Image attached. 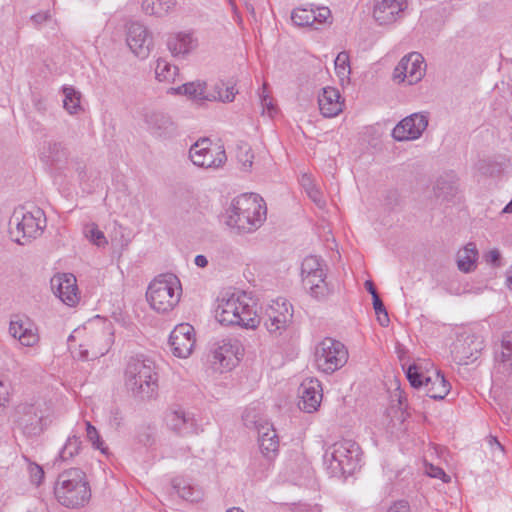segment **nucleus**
Returning <instances> with one entry per match:
<instances>
[{
  "label": "nucleus",
  "instance_id": "nucleus-24",
  "mask_svg": "<svg viewBox=\"0 0 512 512\" xmlns=\"http://www.w3.org/2000/svg\"><path fill=\"white\" fill-rule=\"evenodd\" d=\"M74 430H79L78 435L81 437V433L85 432L86 439L91 443L95 450L101 452V454L107 456L109 454V448L102 439L98 429L92 425L88 420L78 421L73 427Z\"/></svg>",
  "mask_w": 512,
  "mask_h": 512
},
{
  "label": "nucleus",
  "instance_id": "nucleus-51",
  "mask_svg": "<svg viewBox=\"0 0 512 512\" xmlns=\"http://www.w3.org/2000/svg\"><path fill=\"white\" fill-rule=\"evenodd\" d=\"M477 339H478V337L474 333H471L468 331L463 332L458 337L459 342L463 341L464 344H467V346H463V349H469L470 352H475V353L481 352L483 350V348L480 346V344H481L480 342L478 343L477 346H475L473 348L471 347V344H474Z\"/></svg>",
  "mask_w": 512,
  "mask_h": 512
},
{
  "label": "nucleus",
  "instance_id": "nucleus-19",
  "mask_svg": "<svg viewBox=\"0 0 512 512\" xmlns=\"http://www.w3.org/2000/svg\"><path fill=\"white\" fill-rule=\"evenodd\" d=\"M299 408L305 412L312 413L318 409L322 400V387L320 382L314 378L303 380L299 387Z\"/></svg>",
  "mask_w": 512,
  "mask_h": 512
},
{
  "label": "nucleus",
  "instance_id": "nucleus-15",
  "mask_svg": "<svg viewBox=\"0 0 512 512\" xmlns=\"http://www.w3.org/2000/svg\"><path fill=\"white\" fill-rule=\"evenodd\" d=\"M428 126V116L413 113L402 119L392 130V137L399 142L420 138Z\"/></svg>",
  "mask_w": 512,
  "mask_h": 512
},
{
  "label": "nucleus",
  "instance_id": "nucleus-23",
  "mask_svg": "<svg viewBox=\"0 0 512 512\" xmlns=\"http://www.w3.org/2000/svg\"><path fill=\"white\" fill-rule=\"evenodd\" d=\"M341 95L334 87H325L318 97V104L321 114L331 118L337 116L343 110L344 103L340 100Z\"/></svg>",
  "mask_w": 512,
  "mask_h": 512
},
{
  "label": "nucleus",
  "instance_id": "nucleus-30",
  "mask_svg": "<svg viewBox=\"0 0 512 512\" xmlns=\"http://www.w3.org/2000/svg\"><path fill=\"white\" fill-rule=\"evenodd\" d=\"M67 158V152L62 143L46 141L40 150V159L46 164H56Z\"/></svg>",
  "mask_w": 512,
  "mask_h": 512
},
{
  "label": "nucleus",
  "instance_id": "nucleus-17",
  "mask_svg": "<svg viewBox=\"0 0 512 512\" xmlns=\"http://www.w3.org/2000/svg\"><path fill=\"white\" fill-rule=\"evenodd\" d=\"M401 354L400 362L406 378L413 388H423L427 382H431L432 372L436 369L434 363L427 359H417L407 363Z\"/></svg>",
  "mask_w": 512,
  "mask_h": 512
},
{
  "label": "nucleus",
  "instance_id": "nucleus-59",
  "mask_svg": "<svg viewBox=\"0 0 512 512\" xmlns=\"http://www.w3.org/2000/svg\"><path fill=\"white\" fill-rule=\"evenodd\" d=\"M373 300V308L377 315H381V313L386 312V308L384 306L383 301L380 296H374Z\"/></svg>",
  "mask_w": 512,
  "mask_h": 512
},
{
  "label": "nucleus",
  "instance_id": "nucleus-60",
  "mask_svg": "<svg viewBox=\"0 0 512 512\" xmlns=\"http://www.w3.org/2000/svg\"><path fill=\"white\" fill-rule=\"evenodd\" d=\"M502 348L512 352V333H506L503 335Z\"/></svg>",
  "mask_w": 512,
  "mask_h": 512
},
{
  "label": "nucleus",
  "instance_id": "nucleus-28",
  "mask_svg": "<svg viewBox=\"0 0 512 512\" xmlns=\"http://www.w3.org/2000/svg\"><path fill=\"white\" fill-rule=\"evenodd\" d=\"M315 365L318 370L331 374L344 366L348 361L349 354H314Z\"/></svg>",
  "mask_w": 512,
  "mask_h": 512
},
{
  "label": "nucleus",
  "instance_id": "nucleus-54",
  "mask_svg": "<svg viewBox=\"0 0 512 512\" xmlns=\"http://www.w3.org/2000/svg\"><path fill=\"white\" fill-rule=\"evenodd\" d=\"M27 328L28 327H25L21 320H12L9 326V333L13 336V338L19 339V336H22V333H24Z\"/></svg>",
  "mask_w": 512,
  "mask_h": 512
},
{
  "label": "nucleus",
  "instance_id": "nucleus-29",
  "mask_svg": "<svg viewBox=\"0 0 512 512\" xmlns=\"http://www.w3.org/2000/svg\"><path fill=\"white\" fill-rule=\"evenodd\" d=\"M167 46L172 55L184 56L196 47V42L191 34L178 33L168 39Z\"/></svg>",
  "mask_w": 512,
  "mask_h": 512
},
{
  "label": "nucleus",
  "instance_id": "nucleus-3",
  "mask_svg": "<svg viewBox=\"0 0 512 512\" xmlns=\"http://www.w3.org/2000/svg\"><path fill=\"white\" fill-rule=\"evenodd\" d=\"M152 361L136 354L128 361L125 370V385L134 396L149 399L157 390V377Z\"/></svg>",
  "mask_w": 512,
  "mask_h": 512
},
{
  "label": "nucleus",
  "instance_id": "nucleus-26",
  "mask_svg": "<svg viewBox=\"0 0 512 512\" xmlns=\"http://www.w3.org/2000/svg\"><path fill=\"white\" fill-rule=\"evenodd\" d=\"M174 93L183 94L187 96L188 99L203 102V101H213V96L211 93L206 91V83L205 82H188L177 88L171 89Z\"/></svg>",
  "mask_w": 512,
  "mask_h": 512
},
{
  "label": "nucleus",
  "instance_id": "nucleus-14",
  "mask_svg": "<svg viewBox=\"0 0 512 512\" xmlns=\"http://www.w3.org/2000/svg\"><path fill=\"white\" fill-rule=\"evenodd\" d=\"M425 67L423 56L413 52L400 60L394 69L393 77L399 82L406 80L409 85H413L423 78Z\"/></svg>",
  "mask_w": 512,
  "mask_h": 512
},
{
  "label": "nucleus",
  "instance_id": "nucleus-27",
  "mask_svg": "<svg viewBox=\"0 0 512 512\" xmlns=\"http://www.w3.org/2000/svg\"><path fill=\"white\" fill-rule=\"evenodd\" d=\"M172 488L179 497L190 502H198L203 496L202 490L184 477H175L172 480Z\"/></svg>",
  "mask_w": 512,
  "mask_h": 512
},
{
  "label": "nucleus",
  "instance_id": "nucleus-16",
  "mask_svg": "<svg viewBox=\"0 0 512 512\" xmlns=\"http://www.w3.org/2000/svg\"><path fill=\"white\" fill-rule=\"evenodd\" d=\"M126 42L130 50L140 59H146L152 49L153 39L148 29L139 22L129 24Z\"/></svg>",
  "mask_w": 512,
  "mask_h": 512
},
{
  "label": "nucleus",
  "instance_id": "nucleus-61",
  "mask_svg": "<svg viewBox=\"0 0 512 512\" xmlns=\"http://www.w3.org/2000/svg\"><path fill=\"white\" fill-rule=\"evenodd\" d=\"M139 442L145 446H151L154 443V438L150 433H144L139 435Z\"/></svg>",
  "mask_w": 512,
  "mask_h": 512
},
{
  "label": "nucleus",
  "instance_id": "nucleus-32",
  "mask_svg": "<svg viewBox=\"0 0 512 512\" xmlns=\"http://www.w3.org/2000/svg\"><path fill=\"white\" fill-rule=\"evenodd\" d=\"M79 430H71L70 435L66 439L64 445L59 451L57 460L62 462H66L72 460L75 456H77L82 449V440L78 435Z\"/></svg>",
  "mask_w": 512,
  "mask_h": 512
},
{
  "label": "nucleus",
  "instance_id": "nucleus-22",
  "mask_svg": "<svg viewBox=\"0 0 512 512\" xmlns=\"http://www.w3.org/2000/svg\"><path fill=\"white\" fill-rule=\"evenodd\" d=\"M406 8V0H375L373 16L375 20L386 25L394 22Z\"/></svg>",
  "mask_w": 512,
  "mask_h": 512
},
{
  "label": "nucleus",
  "instance_id": "nucleus-13",
  "mask_svg": "<svg viewBox=\"0 0 512 512\" xmlns=\"http://www.w3.org/2000/svg\"><path fill=\"white\" fill-rule=\"evenodd\" d=\"M292 318V305L285 298H277L265 310L264 325L270 334L281 335Z\"/></svg>",
  "mask_w": 512,
  "mask_h": 512
},
{
  "label": "nucleus",
  "instance_id": "nucleus-44",
  "mask_svg": "<svg viewBox=\"0 0 512 512\" xmlns=\"http://www.w3.org/2000/svg\"><path fill=\"white\" fill-rule=\"evenodd\" d=\"M237 93L234 85L224 87V84L221 83L215 86V91L211 93V96H213V101L232 102Z\"/></svg>",
  "mask_w": 512,
  "mask_h": 512
},
{
  "label": "nucleus",
  "instance_id": "nucleus-41",
  "mask_svg": "<svg viewBox=\"0 0 512 512\" xmlns=\"http://www.w3.org/2000/svg\"><path fill=\"white\" fill-rule=\"evenodd\" d=\"M314 352H348V348L339 340L325 337L317 343Z\"/></svg>",
  "mask_w": 512,
  "mask_h": 512
},
{
  "label": "nucleus",
  "instance_id": "nucleus-55",
  "mask_svg": "<svg viewBox=\"0 0 512 512\" xmlns=\"http://www.w3.org/2000/svg\"><path fill=\"white\" fill-rule=\"evenodd\" d=\"M387 512H411V509L407 501L399 500L391 505Z\"/></svg>",
  "mask_w": 512,
  "mask_h": 512
},
{
  "label": "nucleus",
  "instance_id": "nucleus-20",
  "mask_svg": "<svg viewBox=\"0 0 512 512\" xmlns=\"http://www.w3.org/2000/svg\"><path fill=\"white\" fill-rule=\"evenodd\" d=\"M144 121L151 134L157 137H171L176 132V126L171 117L161 111H148L144 115Z\"/></svg>",
  "mask_w": 512,
  "mask_h": 512
},
{
  "label": "nucleus",
  "instance_id": "nucleus-37",
  "mask_svg": "<svg viewBox=\"0 0 512 512\" xmlns=\"http://www.w3.org/2000/svg\"><path fill=\"white\" fill-rule=\"evenodd\" d=\"M291 19H292L293 23L297 26L313 27V25L315 24V15L313 12V7L294 9L291 14Z\"/></svg>",
  "mask_w": 512,
  "mask_h": 512
},
{
  "label": "nucleus",
  "instance_id": "nucleus-48",
  "mask_svg": "<svg viewBox=\"0 0 512 512\" xmlns=\"http://www.w3.org/2000/svg\"><path fill=\"white\" fill-rule=\"evenodd\" d=\"M218 348L212 350V352H239L243 350L241 342L237 338H224L218 343Z\"/></svg>",
  "mask_w": 512,
  "mask_h": 512
},
{
  "label": "nucleus",
  "instance_id": "nucleus-4",
  "mask_svg": "<svg viewBox=\"0 0 512 512\" xmlns=\"http://www.w3.org/2000/svg\"><path fill=\"white\" fill-rule=\"evenodd\" d=\"M324 462L332 476L351 475L360 467L361 449L353 440L337 441L326 450Z\"/></svg>",
  "mask_w": 512,
  "mask_h": 512
},
{
  "label": "nucleus",
  "instance_id": "nucleus-10",
  "mask_svg": "<svg viewBox=\"0 0 512 512\" xmlns=\"http://www.w3.org/2000/svg\"><path fill=\"white\" fill-rule=\"evenodd\" d=\"M189 158L197 167L214 170L227 161L225 150L221 146L212 147L208 138L200 139L190 147Z\"/></svg>",
  "mask_w": 512,
  "mask_h": 512
},
{
  "label": "nucleus",
  "instance_id": "nucleus-43",
  "mask_svg": "<svg viewBox=\"0 0 512 512\" xmlns=\"http://www.w3.org/2000/svg\"><path fill=\"white\" fill-rule=\"evenodd\" d=\"M22 459L26 463V469L29 474V478L32 484L40 485L44 479V471L42 466L39 464L32 462L25 455L22 456Z\"/></svg>",
  "mask_w": 512,
  "mask_h": 512
},
{
  "label": "nucleus",
  "instance_id": "nucleus-52",
  "mask_svg": "<svg viewBox=\"0 0 512 512\" xmlns=\"http://www.w3.org/2000/svg\"><path fill=\"white\" fill-rule=\"evenodd\" d=\"M265 88H266V85L264 84L263 92L260 94L261 105L263 108V112L266 111L267 114L270 117H272L275 113H277V108L273 104V99L269 95L265 94Z\"/></svg>",
  "mask_w": 512,
  "mask_h": 512
},
{
  "label": "nucleus",
  "instance_id": "nucleus-2",
  "mask_svg": "<svg viewBox=\"0 0 512 512\" xmlns=\"http://www.w3.org/2000/svg\"><path fill=\"white\" fill-rule=\"evenodd\" d=\"M57 501L67 508L84 507L91 499V488L86 474L79 468H70L58 475L54 486Z\"/></svg>",
  "mask_w": 512,
  "mask_h": 512
},
{
  "label": "nucleus",
  "instance_id": "nucleus-57",
  "mask_svg": "<svg viewBox=\"0 0 512 512\" xmlns=\"http://www.w3.org/2000/svg\"><path fill=\"white\" fill-rule=\"evenodd\" d=\"M8 388L6 383L0 379V411L8 402Z\"/></svg>",
  "mask_w": 512,
  "mask_h": 512
},
{
  "label": "nucleus",
  "instance_id": "nucleus-7",
  "mask_svg": "<svg viewBox=\"0 0 512 512\" xmlns=\"http://www.w3.org/2000/svg\"><path fill=\"white\" fill-rule=\"evenodd\" d=\"M251 299L245 293L232 294L228 299H222L219 308L221 323L239 325L245 328H254L258 322Z\"/></svg>",
  "mask_w": 512,
  "mask_h": 512
},
{
  "label": "nucleus",
  "instance_id": "nucleus-39",
  "mask_svg": "<svg viewBox=\"0 0 512 512\" xmlns=\"http://www.w3.org/2000/svg\"><path fill=\"white\" fill-rule=\"evenodd\" d=\"M237 160L241 165V169L243 171H250L253 160H254V154L252 152L251 147L244 142H241L237 145Z\"/></svg>",
  "mask_w": 512,
  "mask_h": 512
},
{
  "label": "nucleus",
  "instance_id": "nucleus-21",
  "mask_svg": "<svg viewBox=\"0 0 512 512\" xmlns=\"http://www.w3.org/2000/svg\"><path fill=\"white\" fill-rule=\"evenodd\" d=\"M173 352H193L196 344L194 327L188 323L177 325L169 336Z\"/></svg>",
  "mask_w": 512,
  "mask_h": 512
},
{
  "label": "nucleus",
  "instance_id": "nucleus-8",
  "mask_svg": "<svg viewBox=\"0 0 512 512\" xmlns=\"http://www.w3.org/2000/svg\"><path fill=\"white\" fill-rule=\"evenodd\" d=\"M242 418L247 428L257 430L261 453L267 459L274 458L279 450V440L273 426L261 418L254 409H247Z\"/></svg>",
  "mask_w": 512,
  "mask_h": 512
},
{
  "label": "nucleus",
  "instance_id": "nucleus-1",
  "mask_svg": "<svg viewBox=\"0 0 512 512\" xmlns=\"http://www.w3.org/2000/svg\"><path fill=\"white\" fill-rule=\"evenodd\" d=\"M267 208L256 194H242L235 198L227 211L226 224L240 233H251L266 220Z\"/></svg>",
  "mask_w": 512,
  "mask_h": 512
},
{
  "label": "nucleus",
  "instance_id": "nucleus-56",
  "mask_svg": "<svg viewBox=\"0 0 512 512\" xmlns=\"http://www.w3.org/2000/svg\"><path fill=\"white\" fill-rule=\"evenodd\" d=\"M486 261L491 263L494 266H500L501 264V254L498 249L490 250L486 255Z\"/></svg>",
  "mask_w": 512,
  "mask_h": 512
},
{
  "label": "nucleus",
  "instance_id": "nucleus-34",
  "mask_svg": "<svg viewBox=\"0 0 512 512\" xmlns=\"http://www.w3.org/2000/svg\"><path fill=\"white\" fill-rule=\"evenodd\" d=\"M176 5V0H141L142 10L148 15L164 16Z\"/></svg>",
  "mask_w": 512,
  "mask_h": 512
},
{
  "label": "nucleus",
  "instance_id": "nucleus-38",
  "mask_svg": "<svg viewBox=\"0 0 512 512\" xmlns=\"http://www.w3.org/2000/svg\"><path fill=\"white\" fill-rule=\"evenodd\" d=\"M63 106L70 114H76L80 109V94L72 87H64Z\"/></svg>",
  "mask_w": 512,
  "mask_h": 512
},
{
  "label": "nucleus",
  "instance_id": "nucleus-42",
  "mask_svg": "<svg viewBox=\"0 0 512 512\" xmlns=\"http://www.w3.org/2000/svg\"><path fill=\"white\" fill-rule=\"evenodd\" d=\"M434 190L437 198L446 201L454 197L457 192V188L453 183L442 178L437 180Z\"/></svg>",
  "mask_w": 512,
  "mask_h": 512
},
{
  "label": "nucleus",
  "instance_id": "nucleus-63",
  "mask_svg": "<svg viewBox=\"0 0 512 512\" xmlns=\"http://www.w3.org/2000/svg\"><path fill=\"white\" fill-rule=\"evenodd\" d=\"M364 286H365L366 290L371 294L372 299L374 298V296H379V294L375 288V285L371 280L365 281Z\"/></svg>",
  "mask_w": 512,
  "mask_h": 512
},
{
  "label": "nucleus",
  "instance_id": "nucleus-33",
  "mask_svg": "<svg viewBox=\"0 0 512 512\" xmlns=\"http://www.w3.org/2000/svg\"><path fill=\"white\" fill-rule=\"evenodd\" d=\"M207 361L214 372L224 373L235 367L239 358L237 354H208Z\"/></svg>",
  "mask_w": 512,
  "mask_h": 512
},
{
  "label": "nucleus",
  "instance_id": "nucleus-31",
  "mask_svg": "<svg viewBox=\"0 0 512 512\" xmlns=\"http://www.w3.org/2000/svg\"><path fill=\"white\" fill-rule=\"evenodd\" d=\"M478 259V250L475 243L469 242L457 254L458 269L464 273H470L476 268V261Z\"/></svg>",
  "mask_w": 512,
  "mask_h": 512
},
{
  "label": "nucleus",
  "instance_id": "nucleus-35",
  "mask_svg": "<svg viewBox=\"0 0 512 512\" xmlns=\"http://www.w3.org/2000/svg\"><path fill=\"white\" fill-rule=\"evenodd\" d=\"M300 183L307 193L308 197L318 206L323 207L325 205V200L323 198V194L317 185L314 183L313 179L304 174L301 177Z\"/></svg>",
  "mask_w": 512,
  "mask_h": 512
},
{
  "label": "nucleus",
  "instance_id": "nucleus-5",
  "mask_svg": "<svg viewBox=\"0 0 512 512\" xmlns=\"http://www.w3.org/2000/svg\"><path fill=\"white\" fill-rule=\"evenodd\" d=\"M10 226V233L15 236L14 241L25 245L43 233L46 227L45 213L39 207H32L31 210L17 208L11 217Z\"/></svg>",
  "mask_w": 512,
  "mask_h": 512
},
{
  "label": "nucleus",
  "instance_id": "nucleus-46",
  "mask_svg": "<svg viewBox=\"0 0 512 512\" xmlns=\"http://www.w3.org/2000/svg\"><path fill=\"white\" fill-rule=\"evenodd\" d=\"M494 362L497 372L512 375V354H495Z\"/></svg>",
  "mask_w": 512,
  "mask_h": 512
},
{
  "label": "nucleus",
  "instance_id": "nucleus-64",
  "mask_svg": "<svg viewBox=\"0 0 512 512\" xmlns=\"http://www.w3.org/2000/svg\"><path fill=\"white\" fill-rule=\"evenodd\" d=\"M48 14L46 13H38L31 17V20L36 24H42L43 22L47 21Z\"/></svg>",
  "mask_w": 512,
  "mask_h": 512
},
{
  "label": "nucleus",
  "instance_id": "nucleus-9",
  "mask_svg": "<svg viewBox=\"0 0 512 512\" xmlns=\"http://www.w3.org/2000/svg\"><path fill=\"white\" fill-rule=\"evenodd\" d=\"M164 423L169 431L179 437H190L203 431L195 413L179 405L166 410Z\"/></svg>",
  "mask_w": 512,
  "mask_h": 512
},
{
  "label": "nucleus",
  "instance_id": "nucleus-53",
  "mask_svg": "<svg viewBox=\"0 0 512 512\" xmlns=\"http://www.w3.org/2000/svg\"><path fill=\"white\" fill-rule=\"evenodd\" d=\"M18 340L21 345L32 347L38 342L39 336L31 328H27L26 331L22 333V336H19Z\"/></svg>",
  "mask_w": 512,
  "mask_h": 512
},
{
  "label": "nucleus",
  "instance_id": "nucleus-6",
  "mask_svg": "<svg viewBox=\"0 0 512 512\" xmlns=\"http://www.w3.org/2000/svg\"><path fill=\"white\" fill-rule=\"evenodd\" d=\"M179 281L172 275H161L148 286L146 297L152 309L159 313L171 311L180 300Z\"/></svg>",
  "mask_w": 512,
  "mask_h": 512
},
{
  "label": "nucleus",
  "instance_id": "nucleus-40",
  "mask_svg": "<svg viewBox=\"0 0 512 512\" xmlns=\"http://www.w3.org/2000/svg\"><path fill=\"white\" fill-rule=\"evenodd\" d=\"M84 234L87 239L98 247H104L108 244V241L104 233L98 228L97 224L90 223L84 227Z\"/></svg>",
  "mask_w": 512,
  "mask_h": 512
},
{
  "label": "nucleus",
  "instance_id": "nucleus-25",
  "mask_svg": "<svg viewBox=\"0 0 512 512\" xmlns=\"http://www.w3.org/2000/svg\"><path fill=\"white\" fill-rule=\"evenodd\" d=\"M426 394L434 400L444 399L450 392L451 386L440 370L435 369L431 375V382L423 387Z\"/></svg>",
  "mask_w": 512,
  "mask_h": 512
},
{
  "label": "nucleus",
  "instance_id": "nucleus-12",
  "mask_svg": "<svg viewBox=\"0 0 512 512\" xmlns=\"http://www.w3.org/2000/svg\"><path fill=\"white\" fill-rule=\"evenodd\" d=\"M16 427L26 437L39 436L45 429L43 411L35 404H21L16 408Z\"/></svg>",
  "mask_w": 512,
  "mask_h": 512
},
{
  "label": "nucleus",
  "instance_id": "nucleus-58",
  "mask_svg": "<svg viewBox=\"0 0 512 512\" xmlns=\"http://www.w3.org/2000/svg\"><path fill=\"white\" fill-rule=\"evenodd\" d=\"M488 444L493 453L499 452L500 454H503L504 448L496 437L490 436L488 438Z\"/></svg>",
  "mask_w": 512,
  "mask_h": 512
},
{
  "label": "nucleus",
  "instance_id": "nucleus-62",
  "mask_svg": "<svg viewBox=\"0 0 512 512\" xmlns=\"http://www.w3.org/2000/svg\"><path fill=\"white\" fill-rule=\"evenodd\" d=\"M195 264L200 268H205L208 265V259L205 255L199 254L194 259Z\"/></svg>",
  "mask_w": 512,
  "mask_h": 512
},
{
  "label": "nucleus",
  "instance_id": "nucleus-36",
  "mask_svg": "<svg viewBox=\"0 0 512 512\" xmlns=\"http://www.w3.org/2000/svg\"><path fill=\"white\" fill-rule=\"evenodd\" d=\"M178 74V68L172 66L165 59L159 58L156 61L155 76L158 81L173 82Z\"/></svg>",
  "mask_w": 512,
  "mask_h": 512
},
{
  "label": "nucleus",
  "instance_id": "nucleus-11",
  "mask_svg": "<svg viewBox=\"0 0 512 512\" xmlns=\"http://www.w3.org/2000/svg\"><path fill=\"white\" fill-rule=\"evenodd\" d=\"M301 277L305 288L317 298H323L327 294L326 274L323 269V261L314 255L304 258L301 264Z\"/></svg>",
  "mask_w": 512,
  "mask_h": 512
},
{
  "label": "nucleus",
  "instance_id": "nucleus-45",
  "mask_svg": "<svg viewBox=\"0 0 512 512\" xmlns=\"http://www.w3.org/2000/svg\"><path fill=\"white\" fill-rule=\"evenodd\" d=\"M335 70L339 77H348L350 74V59L346 51L340 52L335 59Z\"/></svg>",
  "mask_w": 512,
  "mask_h": 512
},
{
  "label": "nucleus",
  "instance_id": "nucleus-47",
  "mask_svg": "<svg viewBox=\"0 0 512 512\" xmlns=\"http://www.w3.org/2000/svg\"><path fill=\"white\" fill-rule=\"evenodd\" d=\"M315 15V24L313 28L318 30L321 29L322 25H330L332 23L331 11L328 7H316L313 8Z\"/></svg>",
  "mask_w": 512,
  "mask_h": 512
},
{
  "label": "nucleus",
  "instance_id": "nucleus-49",
  "mask_svg": "<svg viewBox=\"0 0 512 512\" xmlns=\"http://www.w3.org/2000/svg\"><path fill=\"white\" fill-rule=\"evenodd\" d=\"M107 422L113 429H119L124 423V416L118 407H111L107 414Z\"/></svg>",
  "mask_w": 512,
  "mask_h": 512
},
{
  "label": "nucleus",
  "instance_id": "nucleus-18",
  "mask_svg": "<svg viewBox=\"0 0 512 512\" xmlns=\"http://www.w3.org/2000/svg\"><path fill=\"white\" fill-rule=\"evenodd\" d=\"M51 289L64 304L73 307L78 301L76 277L70 273L54 275L51 278Z\"/></svg>",
  "mask_w": 512,
  "mask_h": 512
},
{
  "label": "nucleus",
  "instance_id": "nucleus-50",
  "mask_svg": "<svg viewBox=\"0 0 512 512\" xmlns=\"http://www.w3.org/2000/svg\"><path fill=\"white\" fill-rule=\"evenodd\" d=\"M508 165V159L503 157L501 161H489L487 168L484 167L482 164L480 169L484 170L485 173H488L490 175H498L502 173Z\"/></svg>",
  "mask_w": 512,
  "mask_h": 512
}]
</instances>
